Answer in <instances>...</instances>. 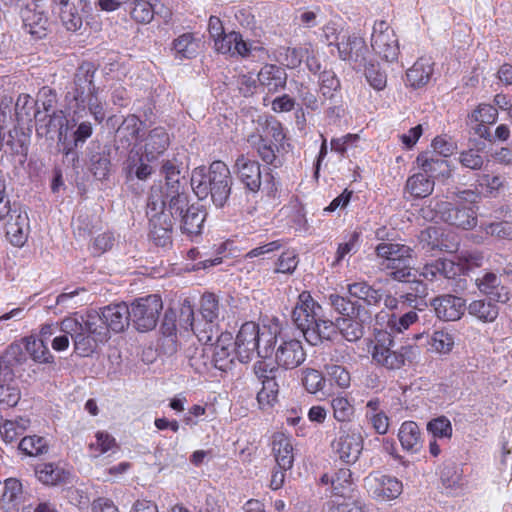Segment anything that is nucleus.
Instances as JSON below:
<instances>
[{
	"instance_id": "f704fd0d",
	"label": "nucleus",
	"mask_w": 512,
	"mask_h": 512,
	"mask_svg": "<svg viewBox=\"0 0 512 512\" xmlns=\"http://www.w3.org/2000/svg\"><path fill=\"white\" fill-rule=\"evenodd\" d=\"M459 267L451 260L438 259L432 263L424 265L420 271V276L424 279L434 282L441 278L451 279L457 275Z\"/></svg>"
},
{
	"instance_id": "2f4dec72",
	"label": "nucleus",
	"mask_w": 512,
	"mask_h": 512,
	"mask_svg": "<svg viewBox=\"0 0 512 512\" xmlns=\"http://www.w3.org/2000/svg\"><path fill=\"white\" fill-rule=\"evenodd\" d=\"M476 285L481 293L495 302L505 303L509 300L507 288L501 284L500 278L495 273L487 272L477 278Z\"/></svg>"
},
{
	"instance_id": "4c0bfd02",
	"label": "nucleus",
	"mask_w": 512,
	"mask_h": 512,
	"mask_svg": "<svg viewBox=\"0 0 512 512\" xmlns=\"http://www.w3.org/2000/svg\"><path fill=\"white\" fill-rule=\"evenodd\" d=\"M433 73V63L430 58H419L406 72L407 85L413 88L425 86Z\"/></svg>"
},
{
	"instance_id": "9d476101",
	"label": "nucleus",
	"mask_w": 512,
	"mask_h": 512,
	"mask_svg": "<svg viewBox=\"0 0 512 512\" xmlns=\"http://www.w3.org/2000/svg\"><path fill=\"white\" fill-rule=\"evenodd\" d=\"M162 173L165 176V185H154L151 189L159 187L163 191V199L169 202L171 212H181L186 205L187 196L180 184V170L173 160H167L162 165ZM152 190H150L151 192Z\"/></svg>"
},
{
	"instance_id": "0eeeda50",
	"label": "nucleus",
	"mask_w": 512,
	"mask_h": 512,
	"mask_svg": "<svg viewBox=\"0 0 512 512\" xmlns=\"http://www.w3.org/2000/svg\"><path fill=\"white\" fill-rule=\"evenodd\" d=\"M4 142L15 154L25 156L28 150L29 134L14 124L12 98L4 97L0 102V150Z\"/></svg>"
},
{
	"instance_id": "a18cd8bd",
	"label": "nucleus",
	"mask_w": 512,
	"mask_h": 512,
	"mask_svg": "<svg viewBox=\"0 0 512 512\" xmlns=\"http://www.w3.org/2000/svg\"><path fill=\"white\" fill-rule=\"evenodd\" d=\"M428 350L439 354L448 355L455 346L454 335L446 329L435 330L427 340Z\"/></svg>"
},
{
	"instance_id": "774afa93",
	"label": "nucleus",
	"mask_w": 512,
	"mask_h": 512,
	"mask_svg": "<svg viewBox=\"0 0 512 512\" xmlns=\"http://www.w3.org/2000/svg\"><path fill=\"white\" fill-rule=\"evenodd\" d=\"M470 117L471 120L481 124H493L497 120L498 111L490 104H480Z\"/></svg>"
},
{
	"instance_id": "dca6fc26",
	"label": "nucleus",
	"mask_w": 512,
	"mask_h": 512,
	"mask_svg": "<svg viewBox=\"0 0 512 512\" xmlns=\"http://www.w3.org/2000/svg\"><path fill=\"white\" fill-rule=\"evenodd\" d=\"M337 50L339 58L350 62L354 67H361L365 64L367 46L360 34H343L340 42H337Z\"/></svg>"
},
{
	"instance_id": "79ce46f5",
	"label": "nucleus",
	"mask_w": 512,
	"mask_h": 512,
	"mask_svg": "<svg viewBox=\"0 0 512 512\" xmlns=\"http://www.w3.org/2000/svg\"><path fill=\"white\" fill-rule=\"evenodd\" d=\"M199 50V40L192 33H184L174 39L172 43L173 55L176 59H191Z\"/></svg>"
},
{
	"instance_id": "1a4fd4ad",
	"label": "nucleus",
	"mask_w": 512,
	"mask_h": 512,
	"mask_svg": "<svg viewBox=\"0 0 512 512\" xmlns=\"http://www.w3.org/2000/svg\"><path fill=\"white\" fill-rule=\"evenodd\" d=\"M363 437L352 427H341L331 448L336 457L345 464L357 462L363 450Z\"/></svg>"
},
{
	"instance_id": "e2e57ef3",
	"label": "nucleus",
	"mask_w": 512,
	"mask_h": 512,
	"mask_svg": "<svg viewBox=\"0 0 512 512\" xmlns=\"http://www.w3.org/2000/svg\"><path fill=\"white\" fill-rule=\"evenodd\" d=\"M319 86L325 98H332L334 92L340 87V82L333 71L324 70L320 73Z\"/></svg>"
},
{
	"instance_id": "9b49d317",
	"label": "nucleus",
	"mask_w": 512,
	"mask_h": 512,
	"mask_svg": "<svg viewBox=\"0 0 512 512\" xmlns=\"http://www.w3.org/2000/svg\"><path fill=\"white\" fill-rule=\"evenodd\" d=\"M371 47L386 62H394L399 56V44L394 30L385 21H376L371 34Z\"/></svg>"
},
{
	"instance_id": "69168bd1",
	"label": "nucleus",
	"mask_w": 512,
	"mask_h": 512,
	"mask_svg": "<svg viewBox=\"0 0 512 512\" xmlns=\"http://www.w3.org/2000/svg\"><path fill=\"white\" fill-rule=\"evenodd\" d=\"M324 382V377L318 370L306 369L303 371L302 383L309 393L315 394L322 390Z\"/></svg>"
},
{
	"instance_id": "20e7f679",
	"label": "nucleus",
	"mask_w": 512,
	"mask_h": 512,
	"mask_svg": "<svg viewBox=\"0 0 512 512\" xmlns=\"http://www.w3.org/2000/svg\"><path fill=\"white\" fill-rule=\"evenodd\" d=\"M393 345L394 340L390 333L378 331L368 342V352L376 364L389 370L402 368L406 362L414 361L420 354L416 345H403L392 350Z\"/></svg>"
},
{
	"instance_id": "13d9d810",
	"label": "nucleus",
	"mask_w": 512,
	"mask_h": 512,
	"mask_svg": "<svg viewBox=\"0 0 512 512\" xmlns=\"http://www.w3.org/2000/svg\"><path fill=\"white\" fill-rule=\"evenodd\" d=\"M200 315L203 320L216 322L219 317V303L212 293L204 294L201 298Z\"/></svg>"
},
{
	"instance_id": "58836bf2",
	"label": "nucleus",
	"mask_w": 512,
	"mask_h": 512,
	"mask_svg": "<svg viewBox=\"0 0 512 512\" xmlns=\"http://www.w3.org/2000/svg\"><path fill=\"white\" fill-rule=\"evenodd\" d=\"M398 439L404 450L417 453L422 447L421 432L414 421H405L398 431Z\"/></svg>"
},
{
	"instance_id": "e433bc0d",
	"label": "nucleus",
	"mask_w": 512,
	"mask_h": 512,
	"mask_svg": "<svg viewBox=\"0 0 512 512\" xmlns=\"http://www.w3.org/2000/svg\"><path fill=\"white\" fill-rule=\"evenodd\" d=\"M23 502V488L19 480L15 478L6 479L0 505L4 512H17L19 505Z\"/></svg>"
},
{
	"instance_id": "603ef678",
	"label": "nucleus",
	"mask_w": 512,
	"mask_h": 512,
	"mask_svg": "<svg viewBox=\"0 0 512 512\" xmlns=\"http://www.w3.org/2000/svg\"><path fill=\"white\" fill-rule=\"evenodd\" d=\"M117 448L115 438L105 431H98L95 434V441L89 444V451L92 457H99Z\"/></svg>"
},
{
	"instance_id": "de8ad7c7",
	"label": "nucleus",
	"mask_w": 512,
	"mask_h": 512,
	"mask_svg": "<svg viewBox=\"0 0 512 512\" xmlns=\"http://www.w3.org/2000/svg\"><path fill=\"white\" fill-rule=\"evenodd\" d=\"M49 117V121L47 124L39 125L37 127V133L38 134H47L51 130H57L58 131V140L63 141L66 137V131H67V119L63 113V111L53 110L51 114L45 115L43 120Z\"/></svg>"
},
{
	"instance_id": "6ab92c4d",
	"label": "nucleus",
	"mask_w": 512,
	"mask_h": 512,
	"mask_svg": "<svg viewBox=\"0 0 512 512\" xmlns=\"http://www.w3.org/2000/svg\"><path fill=\"white\" fill-rule=\"evenodd\" d=\"M322 308L314 301L308 291L298 296V301L292 312V319L302 334L320 318Z\"/></svg>"
},
{
	"instance_id": "c85d7f7f",
	"label": "nucleus",
	"mask_w": 512,
	"mask_h": 512,
	"mask_svg": "<svg viewBox=\"0 0 512 512\" xmlns=\"http://www.w3.org/2000/svg\"><path fill=\"white\" fill-rule=\"evenodd\" d=\"M272 452L281 469H291L294 463V447L292 438L284 433H275L272 439Z\"/></svg>"
},
{
	"instance_id": "7c9ffc66",
	"label": "nucleus",
	"mask_w": 512,
	"mask_h": 512,
	"mask_svg": "<svg viewBox=\"0 0 512 512\" xmlns=\"http://www.w3.org/2000/svg\"><path fill=\"white\" fill-rule=\"evenodd\" d=\"M420 244L427 250H445L452 252L456 250L457 243L448 240V235H445L443 229L436 226H430L421 231L419 235Z\"/></svg>"
},
{
	"instance_id": "6e6d98bb",
	"label": "nucleus",
	"mask_w": 512,
	"mask_h": 512,
	"mask_svg": "<svg viewBox=\"0 0 512 512\" xmlns=\"http://www.w3.org/2000/svg\"><path fill=\"white\" fill-rule=\"evenodd\" d=\"M47 441L40 436L32 435L21 439L18 448L28 456H37L47 450Z\"/></svg>"
},
{
	"instance_id": "473e14b6",
	"label": "nucleus",
	"mask_w": 512,
	"mask_h": 512,
	"mask_svg": "<svg viewBox=\"0 0 512 512\" xmlns=\"http://www.w3.org/2000/svg\"><path fill=\"white\" fill-rule=\"evenodd\" d=\"M258 81L268 93H276L285 87L287 74L283 68L267 64L259 71Z\"/></svg>"
},
{
	"instance_id": "8fccbe9b",
	"label": "nucleus",
	"mask_w": 512,
	"mask_h": 512,
	"mask_svg": "<svg viewBox=\"0 0 512 512\" xmlns=\"http://www.w3.org/2000/svg\"><path fill=\"white\" fill-rule=\"evenodd\" d=\"M258 123L263 126L262 132L258 135V138H265L269 143L272 141L280 143L284 140L285 134L282 125L274 118L259 117Z\"/></svg>"
},
{
	"instance_id": "864d4df0",
	"label": "nucleus",
	"mask_w": 512,
	"mask_h": 512,
	"mask_svg": "<svg viewBox=\"0 0 512 512\" xmlns=\"http://www.w3.org/2000/svg\"><path fill=\"white\" fill-rule=\"evenodd\" d=\"M59 5V16L62 21V24L68 31H77L82 26V18L70 4V0L67 1V4L64 3H56Z\"/></svg>"
},
{
	"instance_id": "f8f14e48",
	"label": "nucleus",
	"mask_w": 512,
	"mask_h": 512,
	"mask_svg": "<svg viewBox=\"0 0 512 512\" xmlns=\"http://www.w3.org/2000/svg\"><path fill=\"white\" fill-rule=\"evenodd\" d=\"M255 374L262 383L257 393V402L261 410H268L278 402L279 385L275 379L277 368L266 361H258L254 365Z\"/></svg>"
},
{
	"instance_id": "0e129e2a",
	"label": "nucleus",
	"mask_w": 512,
	"mask_h": 512,
	"mask_svg": "<svg viewBox=\"0 0 512 512\" xmlns=\"http://www.w3.org/2000/svg\"><path fill=\"white\" fill-rule=\"evenodd\" d=\"M365 78L369 85L377 90L382 91L387 85V75L384 71L374 64L365 67Z\"/></svg>"
},
{
	"instance_id": "2eb2a0df",
	"label": "nucleus",
	"mask_w": 512,
	"mask_h": 512,
	"mask_svg": "<svg viewBox=\"0 0 512 512\" xmlns=\"http://www.w3.org/2000/svg\"><path fill=\"white\" fill-rule=\"evenodd\" d=\"M179 324L185 330L191 329L198 340L206 346L212 341L214 334H217L218 332L216 322L203 320L202 317L201 319L194 321L193 307L188 300H185L182 304L179 315Z\"/></svg>"
},
{
	"instance_id": "7ed1b4c3",
	"label": "nucleus",
	"mask_w": 512,
	"mask_h": 512,
	"mask_svg": "<svg viewBox=\"0 0 512 512\" xmlns=\"http://www.w3.org/2000/svg\"><path fill=\"white\" fill-rule=\"evenodd\" d=\"M233 342L236 357L244 363L251 360L255 353L261 358L271 357L277 337L270 328H260L257 323L249 321L242 324Z\"/></svg>"
},
{
	"instance_id": "4d7b16f0",
	"label": "nucleus",
	"mask_w": 512,
	"mask_h": 512,
	"mask_svg": "<svg viewBox=\"0 0 512 512\" xmlns=\"http://www.w3.org/2000/svg\"><path fill=\"white\" fill-rule=\"evenodd\" d=\"M331 485L335 495L347 496L352 489V473L350 469H340L331 479Z\"/></svg>"
},
{
	"instance_id": "338daca9",
	"label": "nucleus",
	"mask_w": 512,
	"mask_h": 512,
	"mask_svg": "<svg viewBox=\"0 0 512 512\" xmlns=\"http://www.w3.org/2000/svg\"><path fill=\"white\" fill-rule=\"evenodd\" d=\"M326 371L332 384L337 385L341 389H346L350 386V373L344 367L339 365H330L327 366Z\"/></svg>"
},
{
	"instance_id": "a19ab883",
	"label": "nucleus",
	"mask_w": 512,
	"mask_h": 512,
	"mask_svg": "<svg viewBox=\"0 0 512 512\" xmlns=\"http://www.w3.org/2000/svg\"><path fill=\"white\" fill-rule=\"evenodd\" d=\"M385 318H387L386 328L393 333H402L418 320V315L415 311H409L400 317L395 314L388 315L384 311L376 315V321L380 325L385 321Z\"/></svg>"
},
{
	"instance_id": "a211bd4d",
	"label": "nucleus",
	"mask_w": 512,
	"mask_h": 512,
	"mask_svg": "<svg viewBox=\"0 0 512 512\" xmlns=\"http://www.w3.org/2000/svg\"><path fill=\"white\" fill-rule=\"evenodd\" d=\"M204 353L212 354V363L215 368L227 371L231 368L236 356L233 336L231 333H221L214 344H208Z\"/></svg>"
},
{
	"instance_id": "c9c22d12",
	"label": "nucleus",
	"mask_w": 512,
	"mask_h": 512,
	"mask_svg": "<svg viewBox=\"0 0 512 512\" xmlns=\"http://www.w3.org/2000/svg\"><path fill=\"white\" fill-rule=\"evenodd\" d=\"M337 334V320L332 322L318 318V320L303 333V336L309 344L315 346L324 340H333Z\"/></svg>"
},
{
	"instance_id": "49530a36",
	"label": "nucleus",
	"mask_w": 512,
	"mask_h": 512,
	"mask_svg": "<svg viewBox=\"0 0 512 512\" xmlns=\"http://www.w3.org/2000/svg\"><path fill=\"white\" fill-rule=\"evenodd\" d=\"M143 130V122L135 115L126 117L119 126L117 133L121 139H125L130 145L133 142H140L145 133Z\"/></svg>"
},
{
	"instance_id": "5fc2aeb1",
	"label": "nucleus",
	"mask_w": 512,
	"mask_h": 512,
	"mask_svg": "<svg viewBox=\"0 0 512 512\" xmlns=\"http://www.w3.org/2000/svg\"><path fill=\"white\" fill-rule=\"evenodd\" d=\"M333 417L337 422H348L354 415V407L344 396H336L331 399Z\"/></svg>"
},
{
	"instance_id": "bf43d9fd",
	"label": "nucleus",
	"mask_w": 512,
	"mask_h": 512,
	"mask_svg": "<svg viewBox=\"0 0 512 512\" xmlns=\"http://www.w3.org/2000/svg\"><path fill=\"white\" fill-rule=\"evenodd\" d=\"M130 14L136 22L147 24L153 20L155 8L145 0H137L133 3Z\"/></svg>"
},
{
	"instance_id": "aec40b11",
	"label": "nucleus",
	"mask_w": 512,
	"mask_h": 512,
	"mask_svg": "<svg viewBox=\"0 0 512 512\" xmlns=\"http://www.w3.org/2000/svg\"><path fill=\"white\" fill-rule=\"evenodd\" d=\"M170 144V137L163 127H156L145 133L139 142L142 156L148 161H154L162 155Z\"/></svg>"
},
{
	"instance_id": "72a5a7b5",
	"label": "nucleus",
	"mask_w": 512,
	"mask_h": 512,
	"mask_svg": "<svg viewBox=\"0 0 512 512\" xmlns=\"http://www.w3.org/2000/svg\"><path fill=\"white\" fill-rule=\"evenodd\" d=\"M416 162L425 175L435 180L438 177H449V165L446 159L438 157L435 153H421Z\"/></svg>"
},
{
	"instance_id": "412c9836",
	"label": "nucleus",
	"mask_w": 512,
	"mask_h": 512,
	"mask_svg": "<svg viewBox=\"0 0 512 512\" xmlns=\"http://www.w3.org/2000/svg\"><path fill=\"white\" fill-rule=\"evenodd\" d=\"M76 91L74 100L77 106L83 109L93 107L95 104H100L102 98L99 96L98 89L93 84V72L86 70L79 72L75 79Z\"/></svg>"
},
{
	"instance_id": "37998d69",
	"label": "nucleus",
	"mask_w": 512,
	"mask_h": 512,
	"mask_svg": "<svg viewBox=\"0 0 512 512\" xmlns=\"http://www.w3.org/2000/svg\"><path fill=\"white\" fill-rule=\"evenodd\" d=\"M348 294L362 300L368 306H376L382 300V294L365 281L350 283L347 285Z\"/></svg>"
},
{
	"instance_id": "ddd939ff",
	"label": "nucleus",
	"mask_w": 512,
	"mask_h": 512,
	"mask_svg": "<svg viewBox=\"0 0 512 512\" xmlns=\"http://www.w3.org/2000/svg\"><path fill=\"white\" fill-rule=\"evenodd\" d=\"M364 486L373 498L382 501L396 499L403 491V484L400 480L380 472H373L366 476Z\"/></svg>"
},
{
	"instance_id": "ea45409f",
	"label": "nucleus",
	"mask_w": 512,
	"mask_h": 512,
	"mask_svg": "<svg viewBox=\"0 0 512 512\" xmlns=\"http://www.w3.org/2000/svg\"><path fill=\"white\" fill-rule=\"evenodd\" d=\"M435 181L423 172L410 176L405 185V190L414 198H425L432 194Z\"/></svg>"
},
{
	"instance_id": "b1692460",
	"label": "nucleus",
	"mask_w": 512,
	"mask_h": 512,
	"mask_svg": "<svg viewBox=\"0 0 512 512\" xmlns=\"http://www.w3.org/2000/svg\"><path fill=\"white\" fill-rule=\"evenodd\" d=\"M235 172L239 180L251 192H257L261 186L260 164L246 155H240L235 161Z\"/></svg>"
},
{
	"instance_id": "39448f33",
	"label": "nucleus",
	"mask_w": 512,
	"mask_h": 512,
	"mask_svg": "<svg viewBox=\"0 0 512 512\" xmlns=\"http://www.w3.org/2000/svg\"><path fill=\"white\" fill-rule=\"evenodd\" d=\"M147 215L150 219V235L158 246L170 243L174 218L170 215L169 202L163 199L161 188H153L148 197Z\"/></svg>"
},
{
	"instance_id": "3c124183",
	"label": "nucleus",
	"mask_w": 512,
	"mask_h": 512,
	"mask_svg": "<svg viewBox=\"0 0 512 512\" xmlns=\"http://www.w3.org/2000/svg\"><path fill=\"white\" fill-rule=\"evenodd\" d=\"M24 341L25 349L34 361L40 363H49L52 361L53 356L43 340H39L33 336H30L26 337Z\"/></svg>"
},
{
	"instance_id": "423d86ee",
	"label": "nucleus",
	"mask_w": 512,
	"mask_h": 512,
	"mask_svg": "<svg viewBox=\"0 0 512 512\" xmlns=\"http://www.w3.org/2000/svg\"><path fill=\"white\" fill-rule=\"evenodd\" d=\"M380 266L397 281H408L412 274L413 249L400 243L385 242L376 246Z\"/></svg>"
},
{
	"instance_id": "f257e3e1",
	"label": "nucleus",
	"mask_w": 512,
	"mask_h": 512,
	"mask_svg": "<svg viewBox=\"0 0 512 512\" xmlns=\"http://www.w3.org/2000/svg\"><path fill=\"white\" fill-rule=\"evenodd\" d=\"M130 321L129 306L117 303L104 307L101 314L88 313L80 317H66L61 321V332L71 335L75 352L89 356L99 343L109 339V330L121 332Z\"/></svg>"
},
{
	"instance_id": "c03bdc74",
	"label": "nucleus",
	"mask_w": 512,
	"mask_h": 512,
	"mask_svg": "<svg viewBox=\"0 0 512 512\" xmlns=\"http://www.w3.org/2000/svg\"><path fill=\"white\" fill-rule=\"evenodd\" d=\"M491 300L486 301L483 299L472 301L466 308L468 313L483 323H491L496 320L499 315V308Z\"/></svg>"
},
{
	"instance_id": "cd10ccee",
	"label": "nucleus",
	"mask_w": 512,
	"mask_h": 512,
	"mask_svg": "<svg viewBox=\"0 0 512 512\" xmlns=\"http://www.w3.org/2000/svg\"><path fill=\"white\" fill-rule=\"evenodd\" d=\"M214 48L219 53L230 54L232 56L238 55L245 57L250 52L249 44L243 40L240 33L235 31L224 33L215 38Z\"/></svg>"
},
{
	"instance_id": "f03ea898",
	"label": "nucleus",
	"mask_w": 512,
	"mask_h": 512,
	"mask_svg": "<svg viewBox=\"0 0 512 512\" xmlns=\"http://www.w3.org/2000/svg\"><path fill=\"white\" fill-rule=\"evenodd\" d=\"M232 176L222 161H214L208 169L197 167L191 174V187L200 199L211 197L216 207H223L231 194Z\"/></svg>"
},
{
	"instance_id": "09e8293b",
	"label": "nucleus",
	"mask_w": 512,
	"mask_h": 512,
	"mask_svg": "<svg viewBox=\"0 0 512 512\" xmlns=\"http://www.w3.org/2000/svg\"><path fill=\"white\" fill-rule=\"evenodd\" d=\"M30 425L28 418L20 417L16 420H6L0 424V434L6 443L17 440Z\"/></svg>"
},
{
	"instance_id": "5701e85b",
	"label": "nucleus",
	"mask_w": 512,
	"mask_h": 512,
	"mask_svg": "<svg viewBox=\"0 0 512 512\" xmlns=\"http://www.w3.org/2000/svg\"><path fill=\"white\" fill-rule=\"evenodd\" d=\"M371 320V314L365 308H358L356 314L337 319V330L341 336L349 341L359 340L363 334V325Z\"/></svg>"
},
{
	"instance_id": "680f3d73",
	"label": "nucleus",
	"mask_w": 512,
	"mask_h": 512,
	"mask_svg": "<svg viewBox=\"0 0 512 512\" xmlns=\"http://www.w3.org/2000/svg\"><path fill=\"white\" fill-rule=\"evenodd\" d=\"M427 430L436 438H451L452 425L450 420L445 416L432 419L427 424Z\"/></svg>"
},
{
	"instance_id": "393cba45",
	"label": "nucleus",
	"mask_w": 512,
	"mask_h": 512,
	"mask_svg": "<svg viewBox=\"0 0 512 512\" xmlns=\"http://www.w3.org/2000/svg\"><path fill=\"white\" fill-rule=\"evenodd\" d=\"M169 211H171L170 208ZM170 215L172 218H174V220H181V230L184 233L189 235H198L202 230L206 212L200 206H188L187 201L181 212H176L173 210V212H170Z\"/></svg>"
},
{
	"instance_id": "4be33fe9",
	"label": "nucleus",
	"mask_w": 512,
	"mask_h": 512,
	"mask_svg": "<svg viewBox=\"0 0 512 512\" xmlns=\"http://www.w3.org/2000/svg\"><path fill=\"white\" fill-rule=\"evenodd\" d=\"M435 314L442 321L459 320L466 309V301L458 296L446 294L436 297L431 302Z\"/></svg>"
},
{
	"instance_id": "c756f323",
	"label": "nucleus",
	"mask_w": 512,
	"mask_h": 512,
	"mask_svg": "<svg viewBox=\"0 0 512 512\" xmlns=\"http://www.w3.org/2000/svg\"><path fill=\"white\" fill-rule=\"evenodd\" d=\"M36 476L45 485H59L68 482L71 471L63 463H43L36 467Z\"/></svg>"
},
{
	"instance_id": "4468645a",
	"label": "nucleus",
	"mask_w": 512,
	"mask_h": 512,
	"mask_svg": "<svg viewBox=\"0 0 512 512\" xmlns=\"http://www.w3.org/2000/svg\"><path fill=\"white\" fill-rule=\"evenodd\" d=\"M275 363L284 369H294L306 359V352L301 341L293 338L281 337L272 347Z\"/></svg>"
},
{
	"instance_id": "bb28decb",
	"label": "nucleus",
	"mask_w": 512,
	"mask_h": 512,
	"mask_svg": "<svg viewBox=\"0 0 512 512\" xmlns=\"http://www.w3.org/2000/svg\"><path fill=\"white\" fill-rule=\"evenodd\" d=\"M38 102L34 101L33 98L28 94H20L16 100V103L12 104V114L14 118V124L17 127L20 124H29L33 118L38 123L42 122V112L39 107L35 110V106Z\"/></svg>"
},
{
	"instance_id": "052dcab7",
	"label": "nucleus",
	"mask_w": 512,
	"mask_h": 512,
	"mask_svg": "<svg viewBox=\"0 0 512 512\" xmlns=\"http://www.w3.org/2000/svg\"><path fill=\"white\" fill-rule=\"evenodd\" d=\"M328 300L332 308L343 316H352L356 314L358 308H364L362 305L353 303L347 298L338 294L329 295Z\"/></svg>"
},
{
	"instance_id": "f3484780",
	"label": "nucleus",
	"mask_w": 512,
	"mask_h": 512,
	"mask_svg": "<svg viewBox=\"0 0 512 512\" xmlns=\"http://www.w3.org/2000/svg\"><path fill=\"white\" fill-rule=\"evenodd\" d=\"M435 211L444 222L462 228L472 229L477 224L476 212L472 207H454L449 202H438Z\"/></svg>"
},
{
	"instance_id": "a878e982",
	"label": "nucleus",
	"mask_w": 512,
	"mask_h": 512,
	"mask_svg": "<svg viewBox=\"0 0 512 512\" xmlns=\"http://www.w3.org/2000/svg\"><path fill=\"white\" fill-rule=\"evenodd\" d=\"M22 28L33 40H40L47 36L49 19L43 11L27 6L21 14Z\"/></svg>"
},
{
	"instance_id": "6e6552de",
	"label": "nucleus",
	"mask_w": 512,
	"mask_h": 512,
	"mask_svg": "<svg viewBox=\"0 0 512 512\" xmlns=\"http://www.w3.org/2000/svg\"><path fill=\"white\" fill-rule=\"evenodd\" d=\"M163 308L159 295L153 294L136 299L129 307L130 321L138 331L146 332L156 327Z\"/></svg>"
}]
</instances>
